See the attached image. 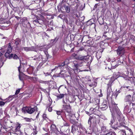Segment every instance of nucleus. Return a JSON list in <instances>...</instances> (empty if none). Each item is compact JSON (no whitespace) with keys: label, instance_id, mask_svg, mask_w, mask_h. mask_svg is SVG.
I'll use <instances>...</instances> for the list:
<instances>
[{"label":"nucleus","instance_id":"obj_1","mask_svg":"<svg viewBox=\"0 0 135 135\" xmlns=\"http://www.w3.org/2000/svg\"><path fill=\"white\" fill-rule=\"evenodd\" d=\"M35 17V19L34 20L33 22L35 25H37L38 24L42 25L44 23V16L42 15H40V17L36 16V15H34Z\"/></svg>","mask_w":135,"mask_h":135},{"label":"nucleus","instance_id":"obj_2","mask_svg":"<svg viewBox=\"0 0 135 135\" xmlns=\"http://www.w3.org/2000/svg\"><path fill=\"white\" fill-rule=\"evenodd\" d=\"M36 107L31 108V107H23L22 109V111L24 113H28L31 114L36 110Z\"/></svg>","mask_w":135,"mask_h":135},{"label":"nucleus","instance_id":"obj_3","mask_svg":"<svg viewBox=\"0 0 135 135\" xmlns=\"http://www.w3.org/2000/svg\"><path fill=\"white\" fill-rule=\"evenodd\" d=\"M113 115H114L117 117H119L121 114V112L116 105H115L112 109Z\"/></svg>","mask_w":135,"mask_h":135},{"label":"nucleus","instance_id":"obj_4","mask_svg":"<svg viewBox=\"0 0 135 135\" xmlns=\"http://www.w3.org/2000/svg\"><path fill=\"white\" fill-rule=\"evenodd\" d=\"M116 51L117 54L121 56H122L125 52L124 48L123 47L120 46L118 47Z\"/></svg>","mask_w":135,"mask_h":135},{"label":"nucleus","instance_id":"obj_5","mask_svg":"<svg viewBox=\"0 0 135 135\" xmlns=\"http://www.w3.org/2000/svg\"><path fill=\"white\" fill-rule=\"evenodd\" d=\"M99 108V106L97 105V107L94 108H91L90 110L93 111V113L96 116L100 117L101 115V113L98 110Z\"/></svg>","mask_w":135,"mask_h":135},{"label":"nucleus","instance_id":"obj_6","mask_svg":"<svg viewBox=\"0 0 135 135\" xmlns=\"http://www.w3.org/2000/svg\"><path fill=\"white\" fill-rule=\"evenodd\" d=\"M92 117V122L93 124L95 125L100 122V118L99 116L93 115Z\"/></svg>","mask_w":135,"mask_h":135},{"label":"nucleus","instance_id":"obj_7","mask_svg":"<svg viewBox=\"0 0 135 135\" xmlns=\"http://www.w3.org/2000/svg\"><path fill=\"white\" fill-rule=\"evenodd\" d=\"M22 50H24L25 51H34L35 50V47H34L32 46L31 47H23L21 48Z\"/></svg>","mask_w":135,"mask_h":135},{"label":"nucleus","instance_id":"obj_8","mask_svg":"<svg viewBox=\"0 0 135 135\" xmlns=\"http://www.w3.org/2000/svg\"><path fill=\"white\" fill-rule=\"evenodd\" d=\"M117 61L115 60L111 62V65L113 69H114L116 68L121 63V62H119L118 63H117Z\"/></svg>","mask_w":135,"mask_h":135},{"label":"nucleus","instance_id":"obj_9","mask_svg":"<svg viewBox=\"0 0 135 135\" xmlns=\"http://www.w3.org/2000/svg\"><path fill=\"white\" fill-rule=\"evenodd\" d=\"M122 132L125 133V135H133V133L130 129H128L125 131L123 130H122Z\"/></svg>","mask_w":135,"mask_h":135},{"label":"nucleus","instance_id":"obj_10","mask_svg":"<svg viewBox=\"0 0 135 135\" xmlns=\"http://www.w3.org/2000/svg\"><path fill=\"white\" fill-rule=\"evenodd\" d=\"M90 57L88 55L87 56H79L78 57V59L79 60H87Z\"/></svg>","mask_w":135,"mask_h":135},{"label":"nucleus","instance_id":"obj_11","mask_svg":"<svg viewBox=\"0 0 135 135\" xmlns=\"http://www.w3.org/2000/svg\"><path fill=\"white\" fill-rule=\"evenodd\" d=\"M42 59V56L41 55H36L33 57V60L37 61L41 60Z\"/></svg>","mask_w":135,"mask_h":135},{"label":"nucleus","instance_id":"obj_12","mask_svg":"<svg viewBox=\"0 0 135 135\" xmlns=\"http://www.w3.org/2000/svg\"><path fill=\"white\" fill-rule=\"evenodd\" d=\"M132 102H125L124 103V105H125V109H129L130 108V106Z\"/></svg>","mask_w":135,"mask_h":135},{"label":"nucleus","instance_id":"obj_13","mask_svg":"<svg viewBox=\"0 0 135 135\" xmlns=\"http://www.w3.org/2000/svg\"><path fill=\"white\" fill-rule=\"evenodd\" d=\"M118 75H116L115 73H114L113 75V76L111 77L110 78V81L112 83L113 82L114 80L118 77Z\"/></svg>","mask_w":135,"mask_h":135},{"label":"nucleus","instance_id":"obj_14","mask_svg":"<svg viewBox=\"0 0 135 135\" xmlns=\"http://www.w3.org/2000/svg\"><path fill=\"white\" fill-rule=\"evenodd\" d=\"M64 8L65 9V10L67 12L69 13L70 12V8L68 6L64 5V6L61 8V9H62L63 10H64Z\"/></svg>","mask_w":135,"mask_h":135},{"label":"nucleus","instance_id":"obj_15","mask_svg":"<svg viewBox=\"0 0 135 135\" xmlns=\"http://www.w3.org/2000/svg\"><path fill=\"white\" fill-rule=\"evenodd\" d=\"M63 108L64 110H66L67 112H69L70 110V106L63 105Z\"/></svg>","mask_w":135,"mask_h":135},{"label":"nucleus","instance_id":"obj_16","mask_svg":"<svg viewBox=\"0 0 135 135\" xmlns=\"http://www.w3.org/2000/svg\"><path fill=\"white\" fill-rule=\"evenodd\" d=\"M132 97L131 95H129L126 96L124 99L125 102H131Z\"/></svg>","mask_w":135,"mask_h":135},{"label":"nucleus","instance_id":"obj_17","mask_svg":"<svg viewBox=\"0 0 135 135\" xmlns=\"http://www.w3.org/2000/svg\"><path fill=\"white\" fill-rule=\"evenodd\" d=\"M77 130L76 126H72L71 132L72 133H74L76 132Z\"/></svg>","mask_w":135,"mask_h":135},{"label":"nucleus","instance_id":"obj_18","mask_svg":"<svg viewBox=\"0 0 135 135\" xmlns=\"http://www.w3.org/2000/svg\"><path fill=\"white\" fill-rule=\"evenodd\" d=\"M33 129V132L31 134V135H36L37 133V127L35 126Z\"/></svg>","mask_w":135,"mask_h":135},{"label":"nucleus","instance_id":"obj_19","mask_svg":"<svg viewBox=\"0 0 135 135\" xmlns=\"http://www.w3.org/2000/svg\"><path fill=\"white\" fill-rule=\"evenodd\" d=\"M62 123L63 125V126L66 127H69V123L64 119H63V122H62Z\"/></svg>","mask_w":135,"mask_h":135},{"label":"nucleus","instance_id":"obj_20","mask_svg":"<svg viewBox=\"0 0 135 135\" xmlns=\"http://www.w3.org/2000/svg\"><path fill=\"white\" fill-rule=\"evenodd\" d=\"M21 127V125L20 124H18L16 127V128L15 129V131L17 132V131H20Z\"/></svg>","mask_w":135,"mask_h":135},{"label":"nucleus","instance_id":"obj_21","mask_svg":"<svg viewBox=\"0 0 135 135\" xmlns=\"http://www.w3.org/2000/svg\"><path fill=\"white\" fill-rule=\"evenodd\" d=\"M24 75L26 76L25 74H23L22 73H20V74H19V78L20 80L21 81H23V76Z\"/></svg>","mask_w":135,"mask_h":135},{"label":"nucleus","instance_id":"obj_22","mask_svg":"<svg viewBox=\"0 0 135 135\" xmlns=\"http://www.w3.org/2000/svg\"><path fill=\"white\" fill-rule=\"evenodd\" d=\"M12 47L11 45V43H9V46L8 47L7 50V51L9 52H11L12 51Z\"/></svg>","mask_w":135,"mask_h":135},{"label":"nucleus","instance_id":"obj_23","mask_svg":"<svg viewBox=\"0 0 135 135\" xmlns=\"http://www.w3.org/2000/svg\"><path fill=\"white\" fill-rule=\"evenodd\" d=\"M108 108L107 106L105 104L103 105L101 107V109L102 110H106Z\"/></svg>","mask_w":135,"mask_h":135},{"label":"nucleus","instance_id":"obj_24","mask_svg":"<svg viewBox=\"0 0 135 135\" xmlns=\"http://www.w3.org/2000/svg\"><path fill=\"white\" fill-rule=\"evenodd\" d=\"M90 37L89 36H83V38L82 39V41L84 40L85 41H88V39Z\"/></svg>","mask_w":135,"mask_h":135},{"label":"nucleus","instance_id":"obj_25","mask_svg":"<svg viewBox=\"0 0 135 135\" xmlns=\"http://www.w3.org/2000/svg\"><path fill=\"white\" fill-rule=\"evenodd\" d=\"M97 85V83L95 82H94L91 84L89 85V86L90 87H95Z\"/></svg>","mask_w":135,"mask_h":135},{"label":"nucleus","instance_id":"obj_26","mask_svg":"<svg viewBox=\"0 0 135 135\" xmlns=\"http://www.w3.org/2000/svg\"><path fill=\"white\" fill-rule=\"evenodd\" d=\"M21 40L19 38H17L15 40V44L17 46L19 44V43L20 42Z\"/></svg>","mask_w":135,"mask_h":135},{"label":"nucleus","instance_id":"obj_27","mask_svg":"<svg viewBox=\"0 0 135 135\" xmlns=\"http://www.w3.org/2000/svg\"><path fill=\"white\" fill-rule=\"evenodd\" d=\"M17 97V96L16 97L15 95H10V96H9V97L7 99V100H9V99H10V100H11L14 98L16 97Z\"/></svg>","mask_w":135,"mask_h":135},{"label":"nucleus","instance_id":"obj_28","mask_svg":"<svg viewBox=\"0 0 135 135\" xmlns=\"http://www.w3.org/2000/svg\"><path fill=\"white\" fill-rule=\"evenodd\" d=\"M64 94H60L57 96V98L58 99H61L64 97Z\"/></svg>","mask_w":135,"mask_h":135},{"label":"nucleus","instance_id":"obj_29","mask_svg":"<svg viewBox=\"0 0 135 135\" xmlns=\"http://www.w3.org/2000/svg\"><path fill=\"white\" fill-rule=\"evenodd\" d=\"M91 121H92V117L90 116L89 117V119L88 120V124L90 126L92 124Z\"/></svg>","mask_w":135,"mask_h":135},{"label":"nucleus","instance_id":"obj_30","mask_svg":"<svg viewBox=\"0 0 135 135\" xmlns=\"http://www.w3.org/2000/svg\"><path fill=\"white\" fill-rule=\"evenodd\" d=\"M105 135H116V134L114 132H110L106 134Z\"/></svg>","mask_w":135,"mask_h":135},{"label":"nucleus","instance_id":"obj_31","mask_svg":"<svg viewBox=\"0 0 135 135\" xmlns=\"http://www.w3.org/2000/svg\"><path fill=\"white\" fill-rule=\"evenodd\" d=\"M59 67L60 68V69H61V70L62 69H63V66H61V65H60L59 66H56L55 67V68L53 69H52L51 70L52 71H53L55 69Z\"/></svg>","mask_w":135,"mask_h":135},{"label":"nucleus","instance_id":"obj_32","mask_svg":"<svg viewBox=\"0 0 135 135\" xmlns=\"http://www.w3.org/2000/svg\"><path fill=\"white\" fill-rule=\"evenodd\" d=\"M24 119L26 122H31V121L32 119V118H25Z\"/></svg>","mask_w":135,"mask_h":135},{"label":"nucleus","instance_id":"obj_33","mask_svg":"<svg viewBox=\"0 0 135 135\" xmlns=\"http://www.w3.org/2000/svg\"><path fill=\"white\" fill-rule=\"evenodd\" d=\"M42 117L44 119L46 120L47 119H48V118L47 116V115L45 114H44L42 115Z\"/></svg>","mask_w":135,"mask_h":135},{"label":"nucleus","instance_id":"obj_34","mask_svg":"<svg viewBox=\"0 0 135 135\" xmlns=\"http://www.w3.org/2000/svg\"><path fill=\"white\" fill-rule=\"evenodd\" d=\"M89 34L87 31H84L83 32V36H89Z\"/></svg>","mask_w":135,"mask_h":135},{"label":"nucleus","instance_id":"obj_35","mask_svg":"<svg viewBox=\"0 0 135 135\" xmlns=\"http://www.w3.org/2000/svg\"><path fill=\"white\" fill-rule=\"evenodd\" d=\"M73 78L75 81H78L79 79L78 77L75 76L74 77H73Z\"/></svg>","mask_w":135,"mask_h":135},{"label":"nucleus","instance_id":"obj_36","mask_svg":"<svg viewBox=\"0 0 135 135\" xmlns=\"http://www.w3.org/2000/svg\"><path fill=\"white\" fill-rule=\"evenodd\" d=\"M115 122L114 119V118H112L110 121V123H109V124H110L111 125H112L113 123Z\"/></svg>","mask_w":135,"mask_h":135},{"label":"nucleus","instance_id":"obj_37","mask_svg":"<svg viewBox=\"0 0 135 135\" xmlns=\"http://www.w3.org/2000/svg\"><path fill=\"white\" fill-rule=\"evenodd\" d=\"M118 94V93L117 92H116L115 93H113V96H114L115 98H116L117 97Z\"/></svg>","mask_w":135,"mask_h":135},{"label":"nucleus","instance_id":"obj_38","mask_svg":"<svg viewBox=\"0 0 135 135\" xmlns=\"http://www.w3.org/2000/svg\"><path fill=\"white\" fill-rule=\"evenodd\" d=\"M10 52H8L7 51L5 54V56L6 57L9 58V53Z\"/></svg>","mask_w":135,"mask_h":135},{"label":"nucleus","instance_id":"obj_39","mask_svg":"<svg viewBox=\"0 0 135 135\" xmlns=\"http://www.w3.org/2000/svg\"><path fill=\"white\" fill-rule=\"evenodd\" d=\"M4 62H2V61L0 59V68H1L3 65Z\"/></svg>","mask_w":135,"mask_h":135},{"label":"nucleus","instance_id":"obj_40","mask_svg":"<svg viewBox=\"0 0 135 135\" xmlns=\"http://www.w3.org/2000/svg\"><path fill=\"white\" fill-rule=\"evenodd\" d=\"M50 127L51 128H53L52 129V130H54V129H55V128H56V126H55V124H53L51 125Z\"/></svg>","mask_w":135,"mask_h":135},{"label":"nucleus","instance_id":"obj_41","mask_svg":"<svg viewBox=\"0 0 135 135\" xmlns=\"http://www.w3.org/2000/svg\"><path fill=\"white\" fill-rule=\"evenodd\" d=\"M5 103L4 102L2 101H0V106H3L4 105Z\"/></svg>","mask_w":135,"mask_h":135},{"label":"nucleus","instance_id":"obj_42","mask_svg":"<svg viewBox=\"0 0 135 135\" xmlns=\"http://www.w3.org/2000/svg\"><path fill=\"white\" fill-rule=\"evenodd\" d=\"M13 58L15 59H17L18 58V56L16 54L14 55L13 56Z\"/></svg>","mask_w":135,"mask_h":135},{"label":"nucleus","instance_id":"obj_43","mask_svg":"<svg viewBox=\"0 0 135 135\" xmlns=\"http://www.w3.org/2000/svg\"><path fill=\"white\" fill-rule=\"evenodd\" d=\"M22 20L23 22H25L27 21V19L26 17H24Z\"/></svg>","mask_w":135,"mask_h":135},{"label":"nucleus","instance_id":"obj_44","mask_svg":"<svg viewBox=\"0 0 135 135\" xmlns=\"http://www.w3.org/2000/svg\"><path fill=\"white\" fill-rule=\"evenodd\" d=\"M20 91V90L19 89L17 90L16 91L15 94L16 95L18 94L19 93Z\"/></svg>","mask_w":135,"mask_h":135},{"label":"nucleus","instance_id":"obj_45","mask_svg":"<svg viewBox=\"0 0 135 135\" xmlns=\"http://www.w3.org/2000/svg\"><path fill=\"white\" fill-rule=\"evenodd\" d=\"M75 62L74 61V66L76 68H77V67L78 66V64H75Z\"/></svg>","mask_w":135,"mask_h":135},{"label":"nucleus","instance_id":"obj_46","mask_svg":"<svg viewBox=\"0 0 135 135\" xmlns=\"http://www.w3.org/2000/svg\"><path fill=\"white\" fill-rule=\"evenodd\" d=\"M62 113V112L60 111H57L56 113L58 115H60Z\"/></svg>","mask_w":135,"mask_h":135},{"label":"nucleus","instance_id":"obj_47","mask_svg":"<svg viewBox=\"0 0 135 135\" xmlns=\"http://www.w3.org/2000/svg\"><path fill=\"white\" fill-rule=\"evenodd\" d=\"M58 17H60L61 18H62L63 17V15L62 14H60L58 16Z\"/></svg>","mask_w":135,"mask_h":135},{"label":"nucleus","instance_id":"obj_48","mask_svg":"<svg viewBox=\"0 0 135 135\" xmlns=\"http://www.w3.org/2000/svg\"><path fill=\"white\" fill-rule=\"evenodd\" d=\"M52 108L51 107H50L48 108V110L49 112H51L52 111Z\"/></svg>","mask_w":135,"mask_h":135},{"label":"nucleus","instance_id":"obj_49","mask_svg":"<svg viewBox=\"0 0 135 135\" xmlns=\"http://www.w3.org/2000/svg\"><path fill=\"white\" fill-rule=\"evenodd\" d=\"M64 21L68 24L70 23L68 21L67 19H65L64 20Z\"/></svg>","mask_w":135,"mask_h":135},{"label":"nucleus","instance_id":"obj_50","mask_svg":"<svg viewBox=\"0 0 135 135\" xmlns=\"http://www.w3.org/2000/svg\"><path fill=\"white\" fill-rule=\"evenodd\" d=\"M13 54H11L9 56V59H10V58H11L12 57H13Z\"/></svg>","mask_w":135,"mask_h":135},{"label":"nucleus","instance_id":"obj_51","mask_svg":"<svg viewBox=\"0 0 135 135\" xmlns=\"http://www.w3.org/2000/svg\"><path fill=\"white\" fill-rule=\"evenodd\" d=\"M20 69H21L20 66L18 67V70L20 74V73H22V72H20Z\"/></svg>","mask_w":135,"mask_h":135},{"label":"nucleus","instance_id":"obj_52","mask_svg":"<svg viewBox=\"0 0 135 135\" xmlns=\"http://www.w3.org/2000/svg\"><path fill=\"white\" fill-rule=\"evenodd\" d=\"M62 86H63L64 87V86L63 85H61L59 88L58 89V91H59V92H60L59 91V90L60 89V88L61 87H62Z\"/></svg>","mask_w":135,"mask_h":135},{"label":"nucleus","instance_id":"obj_53","mask_svg":"<svg viewBox=\"0 0 135 135\" xmlns=\"http://www.w3.org/2000/svg\"><path fill=\"white\" fill-rule=\"evenodd\" d=\"M123 88H126L127 89H129V86H123Z\"/></svg>","mask_w":135,"mask_h":135},{"label":"nucleus","instance_id":"obj_54","mask_svg":"<svg viewBox=\"0 0 135 135\" xmlns=\"http://www.w3.org/2000/svg\"><path fill=\"white\" fill-rule=\"evenodd\" d=\"M84 50V49L83 48H80L79 50V51H82L83 50Z\"/></svg>","mask_w":135,"mask_h":135},{"label":"nucleus","instance_id":"obj_55","mask_svg":"<svg viewBox=\"0 0 135 135\" xmlns=\"http://www.w3.org/2000/svg\"><path fill=\"white\" fill-rule=\"evenodd\" d=\"M41 90H42L43 91L45 92V93L47 92V91L45 89H41Z\"/></svg>","mask_w":135,"mask_h":135},{"label":"nucleus","instance_id":"obj_56","mask_svg":"<svg viewBox=\"0 0 135 135\" xmlns=\"http://www.w3.org/2000/svg\"><path fill=\"white\" fill-rule=\"evenodd\" d=\"M115 61H117L118 62L117 63H118L119 62H121L119 59H118L116 60Z\"/></svg>","mask_w":135,"mask_h":135},{"label":"nucleus","instance_id":"obj_57","mask_svg":"<svg viewBox=\"0 0 135 135\" xmlns=\"http://www.w3.org/2000/svg\"><path fill=\"white\" fill-rule=\"evenodd\" d=\"M46 81H41V83H45V84H46Z\"/></svg>","mask_w":135,"mask_h":135},{"label":"nucleus","instance_id":"obj_58","mask_svg":"<svg viewBox=\"0 0 135 135\" xmlns=\"http://www.w3.org/2000/svg\"><path fill=\"white\" fill-rule=\"evenodd\" d=\"M98 4H95V6H94L95 8H96L97 7L98 5Z\"/></svg>","mask_w":135,"mask_h":135},{"label":"nucleus","instance_id":"obj_59","mask_svg":"<svg viewBox=\"0 0 135 135\" xmlns=\"http://www.w3.org/2000/svg\"><path fill=\"white\" fill-rule=\"evenodd\" d=\"M60 65L62 66H63H63L65 65L64 63H62Z\"/></svg>","mask_w":135,"mask_h":135},{"label":"nucleus","instance_id":"obj_60","mask_svg":"<svg viewBox=\"0 0 135 135\" xmlns=\"http://www.w3.org/2000/svg\"><path fill=\"white\" fill-rule=\"evenodd\" d=\"M122 130H121L120 131H121V134H122V135H124L125 133H123L122 132Z\"/></svg>","mask_w":135,"mask_h":135},{"label":"nucleus","instance_id":"obj_61","mask_svg":"<svg viewBox=\"0 0 135 135\" xmlns=\"http://www.w3.org/2000/svg\"><path fill=\"white\" fill-rule=\"evenodd\" d=\"M28 25H29L30 27H31V24H30V22H28Z\"/></svg>","mask_w":135,"mask_h":135},{"label":"nucleus","instance_id":"obj_62","mask_svg":"<svg viewBox=\"0 0 135 135\" xmlns=\"http://www.w3.org/2000/svg\"><path fill=\"white\" fill-rule=\"evenodd\" d=\"M15 17L17 19H18V18H20V17L18 16H15Z\"/></svg>","mask_w":135,"mask_h":135},{"label":"nucleus","instance_id":"obj_63","mask_svg":"<svg viewBox=\"0 0 135 135\" xmlns=\"http://www.w3.org/2000/svg\"><path fill=\"white\" fill-rule=\"evenodd\" d=\"M90 81H91V80L90 79L89 80H87V82H88L89 83V82Z\"/></svg>","mask_w":135,"mask_h":135},{"label":"nucleus","instance_id":"obj_64","mask_svg":"<svg viewBox=\"0 0 135 135\" xmlns=\"http://www.w3.org/2000/svg\"><path fill=\"white\" fill-rule=\"evenodd\" d=\"M117 92L118 93V94H119V93L120 92V90H119L118 91H117Z\"/></svg>","mask_w":135,"mask_h":135}]
</instances>
